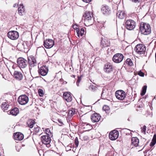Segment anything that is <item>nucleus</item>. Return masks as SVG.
Listing matches in <instances>:
<instances>
[{"instance_id":"f257e3e1","label":"nucleus","mask_w":156,"mask_h":156,"mask_svg":"<svg viewBox=\"0 0 156 156\" xmlns=\"http://www.w3.org/2000/svg\"><path fill=\"white\" fill-rule=\"evenodd\" d=\"M84 24L86 26H89L92 25L94 23L93 13L90 11H86L83 15Z\"/></svg>"},{"instance_id":"f03ea898","label":"nucleus","mask_w":156,"mask_h":156,"mask_svg":"<svg viewBox=\"0 0 156 156\" xmlns=\"http://www.w3.org/2000/svg\"><path fill=\"white\" fill-rule=\"evenodd\" d=\"M140 31L141 34L147 35L149 34L151 32L150 25L146 23L141 24L140 27Z\"/></svg>"},{"instance_id":"7ed1b4c3","label":"nucleus","mask_w":156,"mask_h":156,"mask_svg":"<svg viewBox=\"0 0 156 156\" xmlns=\"http://www.w3.org/2000/svg\"><path fill=\"white\" fill-rule=\"evenodd\" d=\"M28 63L30 66L29 69L31 73H33L35 72V70L32 69V67H35L37 66V63L35 58L32 56L28 57Z\"/></svg>"},{"instance_id":"20e7f679","label":"nucleus","mask_w":156,"mask_h":156,"mask_svg":"<svg viewBox=\"0 0 156 156\" xmlns=\"http://www.w3.org/2000/svg\"><path fill=\"white\" fill-rule=\"evenodd\" d=\"M146 47L144 45L139 44L135 47L134 50L136 52L139 54H144L146 51Z\"/></svg>"},{"instance_id":"39448f33","label":"nucleus","mask_w":156,"mask_h":156,"mask_svg":"<svg viewBox=\"0 0 156 156\" xmlns=\"http://www.w3.org/2000/svg\"><path fill=\"white\" fill-rule=\"evenodd\" d=\"M17 65L20 69L25 68L27 66V61L23 58H19L17 60Z\"/></svg>"},{"instance_id":"423d86ee","label":"nucleus","mask_w":156,"mask_h":156,"mask_svg":"<svg viewBox=\"0 0 156 156\" xmlns=\"http://www.w3.org/2000/svg\"><path fill=\"white\" fill-rule=\"evenodd\" d=\"M125 26L127 30H132L135 27V23L132 20H127L125 23Z\"/></svg>"},{"instance_id":"0eeeda50","label":"nucleus","mask_w":156,"mask_h":156,"mask_svg":"<svg viewBox=\"0 0 156 156\" xmlns=\"http://www.w3.org/2000/svg\"><path fill=\"white\" fill-rule=\"evenodd\" d=\"M41 140L42 143L46 145L47 147H50L51 139L49 136L48 135H43L41 137Z\"/></svg>"},{"instance_id":"6e6552de","label":"nucleus","mask_w":156,"mask_h":156,"mask_svg":"<svg viewBox=\"0 0 156 156\" xmlns=\"http://www.w3.org/2000/svg\"><path fill=\"white\" fill-rule=\"evenodd\" d=\"M18 101L19 103L22 105L26 104L28 102V97L26 95H23L19 97Z\"/></svg>"},{"instance_id":"1a4fd4ad","label":"nucleus","mask_w":156,"mask_h":156,"mask_svg":"<svg viewBox=\"0 0 156 156\" xmlns=\"http://www.w3.org/2000/svg\"><path fill=\"white\" fill-rule=\"evenodd\" d=\"M8 37L12 40L17 39L19 37V33L16 31H9L7 34Z\"/></svg>"},{"instance_id":"9d476101","label":"nucleus","mask_w":156,"mask_h":156,"mask_svg":"<svg viewBox=\"0 0 156 156\" xmlns=\"http://www.w3.org/2000/svg\"><path fill=\"white\" fill-rule=\"evenodd\" d=\"M123 58L124 56L122 54L117 53L113 56V60L115 62L119 63L123 60Z\"/></svg>"},{"instance_id":"9b49d317","label":"nucleus","mask_w":156,"mask_h":156,"mask_svg":"<svg viewBox=\"0 0 156 156\" xmlns=\"http://www.w3.org/2000/svg\"><path fill=\"white\" fill-rule=\"evenodd\" d=\"M116 98L119 100H123L126 97L125 92L123 90H119L117 91L115 93Z\"/></svg>"},{"instance_id":"f8f14e48","label":"nucleus","mask_w":156,"mask_h":156,"mask_svg":"<svg viewBox=\"0 0 156 156\" xmlns=\"http://www.w3.org/2000/svg\"><path fill=\"white\" fill-rule=\"evenodd\" d=\"M119 135L118 131L115 130L110 133L109 137L110 140H113L117 139L118 138Z\"/></svg>"},{"instance_id":"ddd939ff","label":"nucleus","mask_w":156,"mask_h":156,"mask_svg":"<svg viewBox=\"0 0 156 156\" xmlns=\"http://www.w3.org/2000/svg\"><path fill=\"white\" fill-rule=\"evenodd\" d=\"M54 44V42L51 39H46L44 41V46L45 48H52Z\"/></svg>"},{"instance_id":"4468645a","label":"nucleus","mask_w":156,"mask_h":156,"mask_svg":"<svg viewBox=\"0 0 156 156\" xmlns=\"http://www.w3.org/2000/svg\"><path fill=\"white\" fill-rule=\"evenodd\" d=\"M104 70L105 72L107 73L112 72L113 71V67L111 63H108L104 66Z\"/></svg>"},{"instance_id":"2eb2a0df","label":"nucleus","mask_w":156,"mask_h":156,"mask_svg":"<svg viewBox=\"0 0 156 156\" xmlns=\"http://www.w3.org/2000/svg\"><path fill=\"white\" fill-rule=\"evenodd\" d=\"M101 11L104 14L108 15L111 12V9L106 5H102L101 8Z\"/></svg>"},{"instance_id":"dca6fc26","label":"nucleus","mask_w":156,"mask_h":156,"mask_svg":"<svg viewBox=\"0 0 156 156\" xmlns=\"http://www.w3.org/2000/svg\"><path fill=\"white\" fill-rule=\"evenodd\" d=\"M48 71V69L47 67L43 66L40 68L39 72L41 75L44 76L47 75Z\"/></svg>"},{"instance_id":"f3484780","label":"nucleus","mask_w":156,"mask_h":156,"mask_svg":"<svg viewBox=\"0 0 156 156\" xmlns=\"http://www.w3.org/2000/svg\"><path fill=\"white\" fill-rule=\"evenodd\" d=\"M63 97L64 99L68 102H70L72 100V97L70 92H66L64 93Z\"/></svg>"},{"instance_id":"a211bd4d","label":"nucleus","mask_w":156,"mask_h":156,"mask_svg":"<svg viewBox=\"0 0 156 156\" xmlns=\"http://www.w3.org/2000/svg\"><path fill=\"white\" fill-rule=\"evenodd\" d=\"M23 135L22 133L20 132L15 133L13 136V138L15 140L19 141L23 140Z\"/></svg>"},{"instance_id":"6ab92c4d","label":"nucleus","mask_w":156,"mask_h":156,"mask_svg":"<svg viewBox=\"0 0 156 156\" xmlns=\"http://www.w3.org/2000/svg\"><path fill=\"white\" fill-rule=\"evenodd\" d=\"M101 116L97 113H94L91 115V119L92 121L94 122H98L100 119Z\"/></svg>"},{"instance_id":"aec40b11","label":"nucleus","mask_w":156,"mask_h":156,"mask_svg":"<svg viewBox=\"0 0 156 156\" xmlns=\"http://www.w3.org/2000/svg\"><path fill=\"white\" fill-rule=\"evenodd\" d=\"M13 76L17 80H21L23 78V75L21 72L18 71H15L13 74Z\"/></svg>"},{"instance_id":"412c9836","label":"nucleus","mask_w":156,"mask_h":156,"mask_svg":"<svg viewBox=\"0 0 156 156\" xmlns=\"http://www.w3.org/2000/svg\"><path fill=\"white\" fill-rule=\"evenodd\" d=\"M117 16L120 19H123L125 17L126 14L124 11L119 10L116 14Z\"/></svg>"},{"instance_id":"4be33fe9","label":"nucleus","mask_w":156,"mask_h":156,"mask_svg":"<svg viewBox=\"0 0 156 156\" xmlns=\"http://www.w3.org/2000/svg\"><path fill=\"white\" fill-rule=\"evenodd\" d=\"M132 144L136 147L138 146L139 140L136 137H133L131 140Z\"/></svg>"},{"instance_id":"5701e85b","label":"nucleus","mask_w":156,"mask_h":156,"mask_svg":"<svg viewBox=\"0 0 156 156\" xmlns=\"http://www.w3.org/2000/svg\"><path fill=\"white\" fill-rule=\"evenodd\" d=\"M19 113L18 108H15L12 109L10 112V114L16 116Z\"/></svg>"},{"instance_id":"b1692460","label":"nucleus","mask_w":156,"mask_h":156,"mask_svg":"<svg viewBox=\"0 0 156 156\" xmlns=\"http://www.w3.org/2000/svg\"><path fill=\"white\" fill-rule=\"evenodd\" d=\"M28 126L30 128H32L34 124V120L32 119H29L28 120L27 122Z\"/></svg>"},{"instance_id":"393cba45","label":"nucleus","mask_w":156,"mask_h":156,"mask_svg":"<svg viewBox=\"0 0 156 156\" xmlns=\"http://www.w3.org/2000/svg\"><path fill=\"white\" fill-rule=\"evenodd\" d=\"M18 11L19 14L20 15H23V13L24 12L25 9L23 5H20V6L19 7Z\"/></svg>"},{"instance_id":"a878e982","label":"nucleus","mask_w":156,"mask_h":156,"mask_svg":"<svg viewBox=\"0 0 156 156\" xmlns=\"http://www.w3.org/2000/svg\"><path fill=\"white\" fill-rule=\"evenodd\" d=\"M2 109L5 111L8 109L9 105L6 102L3 103L1 106Z\"/></svg>"},{"instance_id":"bb28decb","label":"nucleus","mask_w":156,"mask_h":156,"mask_svg":"<svg viewBox=\"0 0 156 156\" xmlns=\"http://www.w3.org/2000/svg\"><path fill=\"white\" fill-rule=\"evenodd\" d=\"M156 143V135L154 134V135L153 138L151 142L150 143V146L151 147L153 146Z\"/></svg>"},{"instance_id":"cd10ccee","label":"nucleus","mask_w":156,"mask_h":156,"mask_svg":"<svg viewBox=\"0 0 156 156\" xmlns=\"http://www.w3.org/2000/svg\"><path fill=\"white\" fill-rule=\"evenodd\" d=\"M103 110L105 111L106 113H109L110 112V108L108 106L105 105L103 107Z\"/></svg>"},{"instance_id":"c85d7f7f","label":"nucleus","mask_w":156,"mask_h":156,"mask_svg":"<svg viewBox=\"0 0 156 156\" xmlns=\"http://www.w3.org/2000/svg\"><path fill=\"white\" fill-rule=\"evenodd\" d=\"M147 86L145 85L142 88V92L141 93V96H144L147 90Z\"/></svg>"},{"instance_id":"c756f323","label":"nucleus","mask_w":156,"mask_h":156,"mask_svg":"<svg viewBox=\"0 0 156 156\" xmlns=\"http://www.w3.org/2000/svg\"><path fill=\"white\" fill-rule=\"evenodd\" d=\"M107 41L106 40H102L101 41V44H102L103 45L104 47H108L109 46V44L108 43H107Z\"/></svg>"},{"instance_id":"7c9ffc66","label":"nucleus","mask_w":156,"mask_h":156,"mask_svg":"<svg viewBox=\"0 0 156 156\" xmlns=\"http://www.w3.org/2000/svg\"><path fill=\"white\" fill-rule=\"evenodd\" d=\"M126 62L127 64L129 66H131L133 64L130 58H127L126 60Z\"/></svg>"},{"instance_id":"2f4dec72","label":"nucleus","mask_w":156,"mask_h":156,"mask_svg":"<svg viewBox=\"0 0 156 156\" xmlns=\"http://www.w3.org/2000/svg\"><path fill=\"white\" fill-rule=\"evenodd\" d=\"M75 114V110L73 108L70 110L69 111V114L70 116H71Z\"/></svg>"},{"instance_id":"473e14b6","label":"nucleus","mask_w":156,"mask_h":156,"mask_svg":"<svg viewBox=\"0 0 156 156\" xmlns=\"http://www.w3.org/2000/svg\"><path fill=\"white\" fill-rule=\"evenodd\" d=\"M97 88V87L94 85H91L90 86L89 89L92 91H94Z\"/></svg>"},{"instance_id":"72a5a7b5","label":"nucleus","mask_w":156,"mask_h":156,"mask_svg":"<svg viewBox=\"0 0 156 156\" xmlns=\"http://www.w3.org/2000/svg\"><path fill=\"white\" fill-rule=\"evenodd\" d=\"M39 95L41 97H42L44 95L43 91L41 89H39L38 90Z\"/></svg>"},{"instance_id":"f704fd0d","label":"nucleus","mask_w":156,"mask_h":156,"mask_svg":"<svg viewBox=\"0 0 156 156\" xmlns=\"http://www.w3.org/2000/svg\"><path fill=\"white\" fill-rule=\"evenodd\" d=\"M146 127L145 126H144L142 128H141V132L144 134H146Z\"/></svg>"},{"instance_id":"c9c22d12","label":"nucleus","mask_w":156,"mask_h":156,"mask_svg":"<svg viewBox=\"0 0 156 156\" xmlns=\"http://www.w3.org/2000/svg\"><path fill=\"white\" fill-rule=\"evenodd\" d=\"M74 142L76 145L77 147L79 144V141L78 140V138L77 137H76L75 139Z\"/></svg>"},{"instance_id":"e433bc0d","label":"nucleus","mask_w":156,"mask_h":156,"mask_svg":"<svg viewBox=\"0 0 156 156\" xmlns=\"http://www.w3.org/2000/svg\"><path fill=\"white\" fill-rule=\"evenodd\" d=\"M46 135H48V136H49V133L50 134H51V132H50V130L48 129H47L46 130Z\"/></svg>"},{"instance_id":"4c0bfd02","label":"nucleus","mask_w":156,"mask_h":156,"mask_svg":"<svg viewBox=\"0 0 156 156\" xmlns=\"http://www.w3.org/2000/svg\"><path fill=\"white\" fill-rule=\"evenodd\" d=\"M84 33V30L83 28H82L80 29V35L81 36H82Z\"/></svg>"},{"instance_id":"58836bf2","label":"nucleus","mask_w":156,"mask_h":156,"mask_svg":"<svg viewBox=\"0 0 156 156\" xmlns=\"http://www.w3.org/2000/svg\"><path fill=\"white\" fill-rule=\"evenodd\" d=\"M34 131L36 132H38L39 131V128L38 126H37L36 127H34Z\"/></svg>"},{"instance_id":"ea45409f","label":"nucleus","mask_w":156,"mask_h":156,"mask_svg":"<svg viewBox=\"0 0 156 156\" xmlns=\"http://www.w3.org/2000/svg\"><path fill=\"white\" fill-rule=\"evenodd\" d=\"M76 32L77 33V36L78 37H79L80 35V30L78 28H77L76 27Z\"/></svg>"},{"instance_id":"a19ab883","label":"nucleus","mask_w":156,"mask_h":156,"mask_svg":"<svg viewBox=\"0 0 156 156\" xmlns=\"http://www.w3.org/2000/svg\"><path fill=\"white\" fill-rule=\"evenodd\" d=\"M138 75L141 76H144V73L142 72L141 71H140L138 73Z\"/></svg>"},{"instance_id":"79ce46f5","label":"nucleus","mask_w":156,"mask_h":156,"mask_svg":"<svg viewBox=\"0 0 156 156\" xmlns=\"http://www.w3.org/2000/svg\"><path fill=\"white\" fill-rule=\"evenodd\" d=\"M81 78L80 77H78V79L76 81V82L77 83H80V82L81 81Z\"/></svg>"},{"instance_id":"37998d69","label":"nucleus","mask_w":156,"mask_h":156,"mask_svg":"<svg viewBox=\"0 0 156 156\" xmlns=\"http://www.w3.org/2000/svg\"><path fill=\"white\" fill-rule=\"evenodd\" d=\"M83 2L86 3H89L91 0H82Z\"/></svg>"},{"instance_id":"c03bdc74","label":"nucleus","mask_w":156,"mask_h":156,"mask_svg":"<svg viewBox=\"0 0 156 156\" xmlns=\"http://www.w3.org/2000/svg\"><path fill=\"white\" fill-rule=\"evenodd\" d=\"M105 91V90H102V91L101 93V97H103V96L105 95V94H104Z\"/></svg>"},{"instance_id":"a18cd8bd","label":"nucleus","mask_w":156,"mask_h":156,"mask_svg":"<svg viewBox=\"0 0 156 156\" xmlns=\"http://www.w3.org/2000/svg\"><path fill=\"white\" fill-rule=\"evenodd\" d=\"M58 122L60 123L61 124H62V122L61 120L58 119Z\"/></svg>"},{"instance_id":"49530a36","label":"nucleus","mask_w":156,"mask_h":156,"mask_svg":"<svg viewBox=\"0 0 156 156\" xmlns=\"http://www.w3.org/2000/svg\"><path fill=\"white\" fill-rule=\"evenodd\" d=\"M27 42H24L23 44V45H24V44H27Z\"/></svg>"},{"instance_id":"de8ad7c7","label":"nucleus","mask_w":156,"mask_h":156,"mask_svg":"<svg viewBox=\"0 0 156 156\" xmlns=\"http://www.w3.org/2000/svg\"><path fill=\"white\" fill-rule=\"evenodd\" d=\"M79 83H77V82H76V85H77V86H79Z\"/></svg>"},{"instance_id":"09e8293b","label":"nucleus","mask_w":156,"mask_h":156,"mask_svg":"<svg viewBox=\"0 0 156 156\" xmlns=\"http://www.w3.org/2000/svg\"><path fill=\"white\" fill-rule=\"evenodd\" d=\"M155 62L156 63V53L155 54Z\"/></svg>"},{"instance_id":"8fccbe9b","label":"nucleus","mask_w":156,"mask_h":156,"mask_svg":"<svg viewBox=\"0 0 156 156\" xmlns=\"http://www.w3.org/2000/svg\"><path fill=\"white\" fill-rule=\"evenodd\" d=\"M27 48V47H24V48Z\"/></svg>"},{"instance_id":"3c124183","label":"nucleus","mask_w":156,"mask_h":156,"mask_svg":"<svg viewBox=\"0 0 156 156\" xmlns=\"http://www.w3.org/2000/svg\"><path fill=\"white\" fill-rule=\"evenodd\" d=\"M65 82H66V83H67L65 81Z\"/></svg>"},{"instance_id":"603ef678","label":"nucleus","mask_w":156,"mask_h":156,"mask_svg":"<svg viewBox=\"0 0 156 156\" xmlns=\"http://www.w3.org/2000/svg\"><path fill=\"white\" fill-rule=\"evenodd\" d=\"M0 156H1V155H0Z\"/></svg>"}]
</instances>
